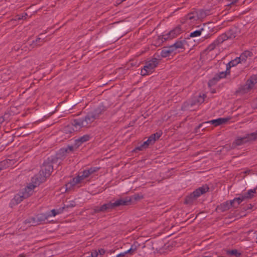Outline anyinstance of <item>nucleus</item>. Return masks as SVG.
I'll list each match as a JSON object with an SVG mask.
<instances>
[{
  "instance_id": "1",
  "label": "nucleus",
  "mask_w": 257,
  "mask_h": 257,
  "mask_svg": "<svg viewBox=\"0 0 257 257\" xmlns=\"http://www.w3.org/2000/svg\"><path fill=\"white\" fill-rule=\"evenodd\" d=\"M95 118L92 114L89 112L85 116V117L74 119L71 123L72 125L74 127L73 128L74 131H77L82 127L89 128L94 122Z\"/></svg>"
},
{
  "instance_id": "2",
  "label": "nucleus",
  "mask_w": 257,
  "mask_h": 257,
  "mask_svg": "<svg viewBox=\"0 0 257 257\" xmlns=\"http://www.w3.org/2000/svg\"><path fill=\"white\" fill-rule=\"evenodd\" d=\"M257 83V75L251 76L243 85H241L236 90V93L241 95L248 93L253 89Z\"/></svg>"
},
{
  "instance_id": "3",
  "label": "nucleus",
  "mask_w": 257,
  "mask_h": 257,
  "mask_svg": "<svg viewBox=\"0 0 257 257\" xmlns=\"http://www.w3.org/2000/svg\"><path fill=\"white\" fill-rule=\"evenodd\" d=\"M122 205L120 199L115 201L114 202H108L100 206H95L93 209V214L109 211L115 207Z\"/></svg>"
},
{
  "instance_id": "4",
  "label": "nucleus",
  "mask_w": 257,
  "mask_h": 257,
  "mask_svg": "<svg viewBox=\"0 0 257 257\" xmlns=\"http://www.w3.org/2000/svg\"><path fill=\"white\" fill-rule=\"evenodd\" d=\"M158 64V60L153 58L146 62L144 68L141 70V74L143 76L151 74Z\"/></svg>"
},
{
  "instance_id": "5",
  "label": "nucleus",
  "mask_w": 257,
  "mask_h": 257,
  "mask_svg": "<svg viewBox=\"0 0 257 257\" xmlns=\"http://www.w3.org/2000/svg\"><path fill=\"white\" fill-rule=\"evenodd\" d=\"M209 190V187L207 185H203L202 186L196 189L193 192L188 196L185 200L186 203H190L193 199L199 197L201 195L207 192Z\"/></svg>"
},
{
  "instance_id": "6",
  "label": "nucleus",
  "mask_w": 257,
  "mask_h": 257,
  "mask_svg": "<svg viewBox=\"0 0 257 257\" xmlns=\"http://www.w3.org/2000/svg\"><path fill=\"white\" fill-rule=\"evenodd\" d=\"M162 133L157 132L150 136L148 139L136 148V150L142 151L148 147L150 145H153L155 141L161 136Z\"/></svg>"
},
{
  "instance_id": "7",
  "label": "nucleus",
  "mask_w": 257,
  "mask_h": 257,
  "mask_svg": "<svg viewBox=\"0 0 257 257\" xmlns=\"http://www.w3.org/2000/svg\"><path fill=\"white\" fill-rule=\"evenodd\" d=\"M53 170V166L49 162H45L40 172L41 175L43 174L45 178L49 176Z\"/></svg>"
},
{
  "instance_id": "8",
  "label": "nucleus",
  "mask_w": 257,
  "mask_h": 257,
  "mask_svg": "<svg viewBox=\"0 0 257 257\" xmlns=\"http://www.w3.org/2000/svg\"><path fill=\"white\" fill-rule=\"evenodd\" d=\"M205 96V95L203 94L202 95H200L197 97H194L190 102L185 103L184 106L187 107L189 109L190 106L191 107L195 105H199L204 102Z\"/></svg>"
},
{
  "instance_id": "9",
  "label": "nucleus",
  "mask_w": 257,
  "mask_h": 257,
  "mask_svg": "<svg viewBox=\"0 0 257 257\" xmlns=\"http://www.w3.org/2000/svg\"><path fill=\"white\" fill-rule=\"evenodd\" d=\"M143 198L139 194H135L130 197L120 199L122 205H128Z\"/></svg>"
},
{
  "instance_id": "10",
  "label": "nucleus",
  "mask_w": 257,
  "mask_h": 257,
  "mask_svg": "<svg viewBox=\"0 0 257 257\" xmlns=\"http://www.w3.org/2000/svg\"><path fill=\"white\" fill-rule=\"evenodd\" d=\"M74 151H75V150L73 146H68L66 148H62L57 154L56 158L57 159L62 160L67 154L72 152Z\"/></svg>"
},
{
  "instance_id": "11",
  "label": "nucleus",
  "mask_w": 257,
  "mask_h": 257,
  "mask_svg": "<svg viewBox=\"0 0 257 257\" xmlns=\"http://www.w3.org/2000/svg\"><path fill=\"white\" fill-rule=\"evenodd\" d=\"M183 30L180 26H178L175 29L171 31L167 35L164 36L165 40L172 39L177 37L179 34L182 32Z\"/></svg>"
},
{
  "instance_id": "12",
  "label": "nucleus",
  "mask_w": 257,
  "mask_h": 257,
  "mask_svg": "<svg viewBox=\"0 0 257 257\" xmlns=\"http://www.w3.org/2000/svg\"><path fill=\"white\" fill-rule=\"evenodd\" d=\"M246 143H247V142H246L244 136L243 137H237L233 142L231 147L230 146L226 145L225 148L226 149L229 148L230 149H232L235 148L237 146H241Z\"/></svg>"
},
{
  "instance_id": "13",
  "label": "nucleus",
  "mask_w": 257,
  "mask_h": 257,
  "mask_svg": "<svg viewBox=\"0 0 257 257\" xmlns=\"http://www.w3.org/2000/svg\"><path fill=\"white\" fill-rule=\"evenodd\" d=\"M229 73L230 71L229 70V68L226 67V69L225 71L220 72L216 74L211 79V82L212 83H216L220 79L225 78L227 75L229 74Z\"/></svg>"
},
{
  "instance_id": "14",
  "label": "nucleus",
  "mask_w": 257,
  "mask_h": 257,
  "mask_svg": "<svg viewBox=\"0 0 257 257\" xmlns=\"http://www.w3.org/2000/svg\"><path fill=\"white\" fill-rule=\"evenodd\" d=\"M237 35V30L236 29H232L227 32L220 35V37H225L224 41L227 39H232L235 38Z\"/></svg>"
},
{
  "instance_id": "15",
  "label": "nucleus",
  "mask_w": 257,
  "mask_h": 257,
  "mask_svg": "<svg viewBox=\"0 0 257 257\" xmlns=\"http://www.w3.org/2000/svg\"><path fill=\"white\" fill-rule=\"evenodd\" d=\"M229 119V118H218L216 119H213L210 121H208L207 122H205L204 123H210L212 124H213L214 126H217L221 124H224L226 123L228 120ZM203 125V123L200 124L199 126V127H201Z\"/></svg>"
},
{
  "instance_id": "16",
  "label": "nucleus",
  "mask_w": 257,
  "mask_h": 257,
  "mask_svg": "<svg viewBox=\"0 0 257 257\" xmlns=\"http://www.w3.org/2000/svg\"><path fill=\"white\" fill-rule=\"evenodd\" d=\"M106 110V108L103 105H99L96 108L90 112L92 114L95 119L99 118L100 115Z\"/></svg>"
},
{
  "instance_id": "17",
  "label": "nucleus",
  "mask_w": 257,
  "mask_h": 257,
  "mask_svg": "<svg viewBox=\"0 0 257 257\" xmlns=\"http://www.w3.org/2000/svg\"><path fill=\"white\" fill-rule=\"evenodd\" d=\"M220 37L219 36L214 41H213L211 44H210L207 49L208 51H212L214 50L217 46L221 44L224 41L225 37Z\"/></svg>"
},
{
  "instance_id": "18",
  "label": "nucleus",
  "mask_w": 257,
  "mask_h": 257,
  "mask_svg": "<svg viewBox=\"0 0 257 257\" xmlns=\"http://www.w3.org/2000/svg\"><path fill=\"white\" fill-rule=\"evenodd\" d=\"M90 138V137L89 135H85L76 140L75 141V145L73 146L74 147V150H76L82 143L89 141Z\"/></svg>"
},
{
  "instance_id": "19",
  "label": "nucleus",
  "mask_w": 257,
  "mask_h": 257,
  "mask_svg": "<svg viewBox=\"0 0 257 257\" xmlns=\"http://www.w3.org/2000/svg\"><path fill=\"white\" fill-rule=\"evenodd\" d=\"M29 196H30V194L29 193L23 194L22 192L19 193L15 196L12 201V203L13 204H18L22 201L24 199L26 198Z\"/></svg>"
},
{
  "instance_id": "20",
  "label": "nucleus",
  "mask_w": 257,
  "mask_h": 257,
  "mask_svg": "<svg viewBox=\"0 0 257 257\" xmlns=\"http://www.w3.org/2000/svg\"><path fill=\"white\" fill-rule=\"evenodd\" d=\"M174 54H176V52H174L170 46L167 47H164L161 52L160 55L161 57L165 58Z\"/></svg>"
},
{
  "instance_id": "21",
  "label": "nucleus",
  "mask_w": 257,
  "mask_h": 257,
  "mask_svg": "<svg viewBox=\"0 0 257 257\" xmlns=\"http://www.w3.org/2000/svg\"><path fill=\"white\" fill-rule=\"evenodd\" d=\"M231 207L236 208V206H235V205H233L232 202H231V200H230L229 201H227L223 203L222 204H220V206H218V208L221 211L223 212L228 210L229 209H230Z\"/></svg>"
},
{
  "instance_id": "22",
  "label": "nucleus",
  "mask_w": 257,
  "mask_h": 257,
  "mask_svg": "<svg viewBox=\"0 0 257 257\" xmlns=\"http://www.w3.org/2000/svg\"><path fill=\"white\" fill-rule=\"evenodd\" d=\"M205 31L204 28H202L201 29L196 30L192 32L190 34V37H195L200 36L202 33H203V35H204V38L207 39L210 37L209 34L206 35L205 33H204Z\"/></svg>"
},
{
  "instance_id": "23",
  "label": "nucleus",
  "mask_w": 257,
  "mask_h": 257,
  "mask_svg": "<svg viewBox=\"0 0 257 257\" xmlns=\"http://www.w3.org/2000/svg\"><path fill=\"white\" fill-rule=\"evenodd\" d=\"M184 43L185 41H177L171 46L174 52L176 53L178 49H184Z\"/></svg>"
},
{
  "instance_id": "24",
  "label": "nucleus",
  "mask_w": 257,
  "mask_h": 257,
  "mask_svg": "<svg viewBox=\"0 0 257 257\" xmlns=\"http://www.w3.org/2000/svg\"><path fill=\"white\" fill-rule=\"evenodd\" d=\"M256 194V188L249 189L246 193L242 194L245 200L250 199L252 198Z\"/></svg>"
},
{
  "instance_id": "25",
  "label": "nucleus",
  "mask_w": 257,
  "mask_h": 257,
  "mask_svg": "<svg viewBox=\"0 0 257 257\" xmlns=\"http://www.w3.org/2000/svg\"><path fill=\"white\" fill-rule=\"evenodd\" d=\"M185 18L186 20H190L192 22L197 21L200 18V17L198 15V12L194 11L189 13L186 16Z\"/></svg>"
},
{
  "instance_id": "26",
  "label": "nucleus",
  "mask_w": 257,
  "mask_h": 257,
  "mask_svg": "<svg viewBox=\"0 0 257 257\" xmlns=\"http://www.w3.org/2000/svg\"><path fill=\"white\" fill-rule=\"evenodd\" d=\"M246 142L250 143L257 140V130L253 133L246 134L245 136Z\"/></svg>"
},
{
  "instance_id": "27",
  "label": "nucleus",
  "mask_w": 257,
  "mask_h": 257,
  "mask_svg": "<svg viewBox=\"0 0 257 257\" xmlns=\"http://www.w3.org/2000/svg\"><path fill=\"white\" fill-rule=\"evenodd\" d=\"M50 217V215L48 214V212L45 213H41L36 216L39 224H40L42 222H44L45 220H47L48 218Z\"/></svg>"
},
{
  "instance_id": "28",
  "label": "nucleus",
  "mask_w": 257,
  "mask_h": 257,
  "mask_svg": "<svg viewBox=\"0 0 257 257\" xmlns=\"http://www.w3.org/2000/svg\"><path fill=\"white\" fill-rule=\"evenodd\" d=\"M83 182V180L80 177V175H78L75 178H74L69 183L67 184V187L69 185L70 186H75L79 183H81Z\"/></svg>"
},
{
  "instance_id": "29",
  "label": "nucleus",
  "mask_w": 257,
  "mask_h": 257,
  "mask_svg": "<svg viewBox=\"0 0 257 257\" xmlns=\"http://www.w3.org/2000/svg\"><path fill=\"white\" fill-rule=\"evenodd\" d=\"M251 52L249 51H245L242 53L240 56L238 57L241 63L245 62L247 58L251 56Z\"/></svg>"
},
{
  "instance_id": "30",
  "label": "nucleus",
  "mask_w": 257,
  "mask_h": 257,
  "mask_svg": "<svg viewBox=\"0 0 257 257\" xmlns=\"http://www.w3.org/2000/svg\"><path fill=\"white\" fill-rule=\"evenodd\" d=\"M44 39L41 37L37 38L35 41H33L32 43L31 44L32 48L36 47L38 46H41L44 43Z\"/></svg>"
},
{
  "instance_id": "31",
  "label": "nucleus",
  "mask_w": 257,
  "mask_h": 257,
  "mask_svg": "<svg viewBox=\"0 0 257 257\" xmlns=\"http://www.w3.org/2000/svg\"><path fill=\"white\" fill-rule=\"evenodd\" d=\"M244 200H245V199L244 198L242 194H241L239 195V197H236L231 201L232 202L233 205H235L237 207V206Z\"/></svg>"
},
{
  "instance_id": "32",
  "label": "nucleus",
  "mask_w": 257,
  "mask_h": 257,
  "mask_svg": "<svg viewBox=\"0 0 257 257\" xmlns=\"http://www.w3.org/2000/svg\"><path fill=\"white\" fill-rule=\"evenodd\" d=\"M36 187V185L33 184H30L26 188H25V190L23 192V194L29 193L30 196L32 194L33 189Z\"/></svg>"
},
{
  "instance_id": "33",
  "label": "nucleus",
  "mask_w": 257,
  "mask_h": 257,
  "mask_svg": "<svg viewBox=\"0 0 257 257\" xmlns=\"http://www.w3.org/2000/svg\"><path fill=\"white\" fill-rule=\"evenodd\" d=\"M12 160H4L0 162V172L9 166V164H11Z\"/></svg>"
},
{
  "instance_id": "34",
  "label": "nucleus",
  "mask_w": 257,
  "mask_h": 257,
  "mask_svg": "<svg viewBox=\"0 0 257 257\" xmlns=\"http://www.w3.org/2000/svg\"><path fill=\"white\" fill-rule=\"evenodd\" d=\"M239 63H241L239 59H238V57H236L235 59L230 61L227 65L226 67H228L229 68V70L231 67L235 66L237 64H238Z\"/></svg>"
},
{
  "instance_id": "35",
  "label": "nucleus",
  "mask_w": 257,
  "mask_h": 257,
  "mask_svg": "<svg viewBox=\"0 0 257 257\" xmlns=\"http://www.w3.org/2000/svg\"><path fill=\"white\" fill-rule=\"evenodd\" d=\"M63 210V208H60L59 209H53L51 210L50 212H48V214L50 215V217L51 216H55L56 215L59 214L62 212Z\"/></svg>"
},
{
  "instance_id": "36",
  "label": "nucleus",
  "mask_w": 257,
  "mask_h": 257,
  "mask_svg": "<svg viewBox=\"0 0 257 257\" xmlns=\"http://www.w3.org/2000/svg\"><path fill=\"white\" fill-rule=\"evenodd\" d=\"M227 253L228 254L230 255H233L237 257H238L240 255V253H239L236 249H232V250H229L227 251Z\"/></svg>"
},
{
  "instance_id": "37",
  "label": "nucleus",
  "mask_w": 257,
  "mask_h": 257,
  "mask_svg": "<svg viewBox=\"0 0 257 257\" xmlns=\"http://www.w3.org/2000/svg\"><path fill=\"white\" fill-rule=\"evenodd\" d=\"M90 173L89 172V171H88L87 170H86L83 171L82 174L80 175V177L83 181L85 178L88 177Z\"/></svg>"
},
{
  "instance_id": "38",
  "label": "nucleus",
  "mask_w": 257,
  "mask_h": 257,
  "mask_svg": "<svg viewBox=\"0 0 257 257\" xmlns=\"http://www.w3.org/2000/svg\"><path fill=\"white\" fill-rule=\"evenodd\" d=\"M31 226H36L39 224L37 220V217H31Z\"/></svg>"
},
{
  "instance_id": "39",
  "label": "nucleus",
  "mask_w": 257,
  "mask_h": 257,
  "mask_svg": "<svg viewBox=\"0 0 257 257\" xmlns=\"http://www.w3.org/2000/svg\"><path fill=\"white\" fill-rule=\"evenodd\" d=\"M96 252L98 253V257H101L105 253V251L104 249L101 248L98 250H96Z\"/></svg>"
},
{
  "instance_id": "40",
  "label": "nucleus",
  "mask_w": 257,
  "mask_h": 257,
  "mask_svg": "<svg viewBox=\"0 0 257 257\" xmlns=\"http://www.w3.org/2000/svg\"><path fill=\"white\" fill-rule=\"evenodd\" d=\"M99 168H97V167H93V168H90V169H89L88 170V171H89V172L90 173V175L97 171L98 170H99Z\"/></svg>"
},
{
  "instance_id": "41",
  "label": "nucleus",
  "mask_w": 257,
  "mask_h": 257,
  "mask_svg": "<svg viewBox=\"0 0 257 257\" xmlns=\"http://www.w3.org/2000/svg\"><path fill=\"white\" fill-rule=\"evenodd\" d=\"M126 253H130L131 255L133 254L136 251H134V249L132 248H130L128 250L125 251Z\"/></svg>"
},
{
  "instance_id": "42",
  "label": "nucleus",
  "mask_w": 257,
  "mask_h": 257,
  "mask_svg": "<svg viewBox=\"0 0 257 257\" xmlns=\"http://www.w3.org/2000/svg\"><path fill=\"white\" fill-rule=\"evenodd\" d=\"M31 218H29L27 219L26 220H25L24 222H25V223L26 224H27L28 226H31Z\"/></svg>"
},
{
  "instance_id": "43",
  "label": "nucleus",
  "mask_w": 257,
  "mask_h": 257,
  "mask_svg": "<svg viewBox=\"0 0 257 257\" xmlns=\"http://www.w3.org/2000/svg\"><path fill=\"white\" fill-rule=\"evenodd\" d=\"M126 252H121L119 254H118V255H116V257H123V256H124L126 254Z\"/></svg>"
},
{
  "instance_id": "44",
  "label": "nucleus",
  "mask_w": 257,
  "mask_h": 257,
  "mask_svg": "<svg viewBox=\"0 0 257 257\" xmlns=\"http://www.w3.org/2000/svg\"><path fill=\"white\" fill-rule=\"evenodd\" d=\"M138 245H136V244H134L132 245L131 248H133L134 249V251H136L138 249Z\"/></svg>"
},
{
  "instance_id": "45",
  "label": "nucleus",
  "mask_w": 257,
  "mask_h": 257,
  "mask_svg": "<svg viewBox=\"0 0 257 257\" xmlns=\"http://www.w3.org/2000/svg\"><path fill=\"white\" fill-rule=\"evenodd\" d=\"M5 121V117L4 116H1L0 117V124H1L4 121Z\"/></svg>"
},
{
  "instance_id": "46",
  "label": "nucleus",
  "mask_w": 257,
  "mask_h": 257,
  "mask_svg": "<svg viewBox=\"0 0 257 257\" xmlns=\"http://www.w3.org/2000/svg\"><path fill=\"white\" fill-rule=\"evenodd\" d=\"M121 1V0H117L116 2V5H119L120 3H119V2Z\"/></svg>"
},
{
  "instance_id": "47",
  "label": "nucleus",
  "mask_w": 257,
  "mask_h": 257,
  "mask_svg": "<svg viewBox=\"0 0 257 257\" xmlns=\"http://www.w3.org/2000/svg\"><path fill=\"white\" fill-rule=\"evenodd\" d=\"M238 0H233L232 4L235 3Z\"/></svg>"
},
{
  "instance_id": "48",
  "label": "nucleus",
  "mask_w": 257,
  "mask_h": 257,
  "mask_svg": "<svg viewBox=\"0 0 257 257\" xmlns=\"http://www.w3.org/2000/svg\"><path fill=\"white\" fill-rule=\"evenodd\" d=\"M125 0H121V1L119 2V3H121L122 2L125 1Z\"/></svg>"
},
{
  "instance_id": "49",
  "label": "nucleus",
  "mask_w": 257,
  "mask_h": 257,
  "mask_svg": "<svg viewBox=\"0 0 257 257\" xmlns=\"http://www.w3.org/2000/svg\"><path fill=\"white\" fill-rule=\"evenodd\" d=\"M200 14H202L203 13V12H200Z\"/></svg>"
}]
</instances>
